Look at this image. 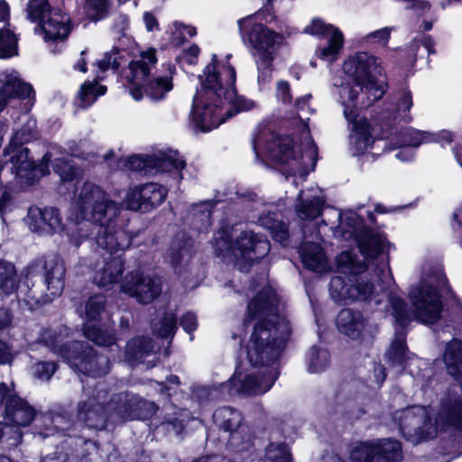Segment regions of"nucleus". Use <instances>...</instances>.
<instances>
[{"instance_id": "1", "label": "nucleus", "mask_w": 462, "mask_h": 462, "mask_svg": "<svg viewBox=\"0 0 462 462\" xmlns=\"http://www.w3.org/2000/svg\"><path fill=\"white\" fill-rule=\"evenodd\" d=\"M198 79L199 86L192 99L190 118L194 127L202 133L210 132L254 106L253 100L237 95L235 67L228 61L220 65L215 53Z\"/></svg>"}, {"instance_id": "2", "label": "nucleus", "mask_w": 462, "mask_h": 462, "mask_svg": "<svg viewBox=\"0 0 462 462\" xmlns=\"http://www.w3.org/2000/svg\"><path fill=\"white\" fill-rule=\"evenodd\" d=\"M278 315V299L273 291H258L247 304L245 321L260 318L250 336L246 355L254 367H268L277 363L287 346L291 330L262 316Z\"/></svg>"}, {"instance_id": "3", "label": "nucleus", "mask_w": 462, "mask_h": 462, "mask_svg": "<svg viewBox=\"0 0 462 462\" xmlns=\"http://www.w3.org/2000/svg\"><path fill=\"white\" fill-rule=\"evenodd\" d=\"M343 70L352 81L342 91L347 97L348 89L358 91L361 106L370 107L383 97L389 88L381 59L367 51L356 52L343 63Z\"/></svg>"}, {"instance_id": "4", "label": "nucleus", "mask_w": 462, "mask_h": 462, "mask_svg": "<svg viewBox=\"0 0 462 462\" xmlns=\"http://www.w3.org/2000/svg\"><path fill=\"white\" fill-rule=\"evenodd\" d=\"M120 205L108 196L88 212L89 220L98 227L97 245L112 254L128 249L134 237L126 228L129 219L120 217Z\"/></svg>"}, {"instance_id": "5", "label": "nucleus", "mask_w": 462, "mask_h": 462, "mask_svg": "<svg viewBox=\"0 0 462 462\" xmlns=\"http://www.w3.org/2000/svg\"><path fill=\"white\" fill-rule=\"evenodd\" d=\"M46 344L74 371L92 377H99L106 374L98 364L97 352L88 342L70 340L60 344L58 336L54 333L48 336Z\"/></svg>"}, {"instance_id": "6", "label": "nucleus", "mask_w": 462, "mask_h": 462, "mask_svg": "<svg viewBox=\"0 0 462 462\" xmlns=\"http://www.w3.org/2000/svg\"><path fill=\"white\" fill-rule=\"evenodd\" d=\"M126 77L128 92L135 101H141L144 94L153 100L163 99L173 88L172 78L169 76L151 78V68L144 60H131Z\"/></svg>"}, {"instance_id": "7", "label": "nucleus", "mask_w": 462, "mask_h": 462, "mask_svg": "<svg viewBox=\"0 0 462 462\" xmlns=\"http://www.w3.org/2000/svg\"><path fill=\"white\" fill-rule=\"evenodd\" d=\"M409 300L413 308L414 319L418 322L434 325L440 319L444 305L437 286L421 282L411 290Z\"/></svg>"}, {"instance_id": "8", "label": "nucleus", "mask_w": 462, "mask_h": 462, "mask_svg": "<svg viewBox=\"0 0 462 462\" xmlns=\"http://www.w3.org/2000/svg\"><path fill=\"white\" fill-rule=\"evenodd\" d=\"M402 457V444L393 438L360 441L349 454L351 462H400Z\"/></svg>"}, {"instance_id": "9", "label": "nucleus", "mask_w": 462, "mask_h": 462, "mask_svg": "<svg viewBox=\"0 0 462 462\" xmlns=\"http://www.w3.org/2000/svg\"><path fill=\"white\" fill-rule=\"evenodd\" d=\"M65 274L64 262L58 255L36 257L24 269L27 281L40 276L53 297L61 295L65 287Z\"/></svg>"}, {"instance_id": "10", "label": "nucleus", "mask_w": 462, "mask_h": 462, "mask_svg": "<svg viewBox=\"0 0 462 462\" xmlns=\"http://www.w3.org/2000/svg\"><path fill=\"white\" fill-rule=\"evenodd\" d=\"M329 285L334 300L345 305L356 301L368 302L375 291L374 282L362 275H353L347 280L341 276H335L331 279Z\"/></svg>"}, {"instance_id": "11", "label": "nucleus", "mask_w": 462, "mask_h": 462, "mask_svg": "<svg viewBox=\"0 0 462 462\" xmlns=\"http://www.w3.org/2000/svg\"><path fill=\"white\" fill-rule=\"evenodd\" d=\"M242 40L247 42L258 55L275 53V45L282 41L281 33L270 29L266 24L256 21V14H251L237 21Z\"/></svg>"}, {"instance_id": "12", "label": "nucleus", "mask_w": 462, "mask_h": 462, "mask_svg": "<svg viewBox=\"0 0 462 462\" xmlns=\"http://www.w3.org/2000/svg\"><path fill=\"white\" fill-rule=\"evenodd\" d=\"M1 162L12 164V171L19 178H24L32 180L36 171L44 175L49 172V158L46 162L37 164L34 161L29 159V149L23 143L15 141L13 137L9 143L5 147Z\"/></svg>"}, {"instance_id": "13", "label": "nucleus", "mask_w": 462, "mask_h": 462, "mask_svg": "<svg viewBox=\"0 0 462 462\" xmlns=\"http://www.w3.org/2000/svg\"><path fill=\"white\" fill-rule=\"evenodd\" d=\"M109 404L114 412L124 420H147L155 411L154 402L129 391L113 394Z\"/></svg>"}, {"instance_id": "14", "label": "nucleus", "mask_w": 462, "mask_h": 462, "mask_svg": "<svg viewBox=\"0 0 462 462\" xmlns=\"http://www.w3.org/2000/svg\"><path fill=\"white\" fill-rule=\"evenodd\" d=\"M212 420L220 430L229 432L227 445L230 448L237 453L248 449L249 440L242 439L241 433L237 430L244 420L238 409L230 406L218 407L214 411Z\"/></svg>"}, {"instance_id": "15", "label": "nucleus", "mask_w": 462, "mask_h": 462, "mask_svg": "<svg viewBox=\"0 0 462 462\" xmlns=\"http://www.w3.org/2000/svg\"><path fill=\"white\" fill-rule=\"evenodd\" d=\"M236 250L244 263L253 267L268 255L271 244L266 236L245 230L236 238Z\"/></svg>"}, {"instance_id": "16", "label": "nucleus", "mask_w": 462, "mask_h": 462, "mask_svg": "<svg viewBox=\"0 0 462 462\" xmlns=\"http://www.w3.org/2000/svg\"><path fill=\"white\" fill-rule=\"evenodd\" d=\"M122 291L141 304H149L162 293V284L139 271L131 272L122 284Z\"/></svg>"}, {"instance_id": "17", "label": "nucleus", "mask_w": 462, "mask_h": 462, "mask_svg": "<svg viewBox=\"0 0 462 462\" xmlns=\"http://www.w3.org/2000/svg\"><path fill=\"white\" fill-rule=\"evenodd\" d=\"M167 189L155 182L136 186L126 196L127 208L131 210L150 212L166 199Z\"/></svg>"}, {"instance_id": "18", "label": "nucleus", "mask_w": 462, "mask_h": 462, "mask_svg": "<svg viewBox=\"0 0 462 462\" xmlns=\"http://www.w3.org/2000/svg\"><path fill=\"white\" fill-rule=\"evenodd\" d=\"M355 241L359 253L367 261H374L383 254L389 258V250L395 248L385 233L375 231L373 227L365 229Z\"/></svg>"}, {"instance_id": "19", "label": "nucleus", "mask_w": 462, "mask_h": 462, "mask_svg": "<svg viewBox=\"0 0 462 462\" xmlns=\"http://www.w3.org/2000/svg\"><path fill=\"white\" fill-rule=\"evenodd\" d=\"M41 420L43 423L42 431L45 437L61 433L62 436L71 437L74 417L64 406L56 405L50 408L42 414Z\"/></svg>"}, {"instance_id": "20", "label": "nucleus", "mask_w": 462, "mask_h": 462, "mask_svg": "<svg viewBox=\"0 0 462 462\" xmlns=\"http://www.w3.org/2000/svg\"><path fill=\"white\" fill-rule=\"evenodd\" d=\"M36 410L17 392L9 399L4 410V419L11 427H26L35 419Z\"/></svg>"}, {"instance_id": "21", "label": "nucleus", "mask_w": 462, "mask_h": 462, "mask_svg": "<svg viewBox=\"0 0 462 462\" xmlns=\"http://www.w3.org/2000/svg\"><path fill=\"white\" fill-rule=\"evenodd\" d=\"M366 323L362 311L350 308L342 309L336 318L338 331L352 340L362 337Z\"/></svg>"}, {"instance_id": "22", "label": "nucleus", "mask_w": 462, "mask_h": 462, "mask_svg": "<svg viewBox=\"0 0 462 462\" xmlns=\"http://www.w3.org/2000/svg\"><path fill=\"white\" fill-rule=\"evenodd\" d=\"M77 419L88 429L103 430L107 427L108 415L104 405L94 401L78 403Z\"/></svg>"}, {"instance_id": "23", "label": "nucleus", "mask_w": 462, "mask_h": 462, "mask_svg": "<svg viewBox=\"0 0 462 462\" xmlns=\"http://www.w3.org/2000/svg\"><path fill=\"white\" fill-rule=\"evenodd\" d=\"M37 214L29 211L31 219L30 226L36 232L53 235L62 226V218L60 209L55 207H46L44 208H36Z\"/></svg>"}, {"instance_id": "24", "label": "nucleus", "mask_w": 462, "mask_h": 462, "mask_svg": "<svg viewBox=\"0 0 462 462\" xmlns=\"http://www.w3.org/2000/svg\"><path fill=\"white\" fill-rule=\"evenodd\" d=\"M342 105L344 106L345 118L353 125L355 134L372 132V125L365 117L359 120L357 119L359 111L368 108L361 106V100H358V91L354 88H349L347 99L344 100Z\"/></svg>"}, {"instance_id": "25", "label": "nucleus", "mask_w": 462, "mask_h": 462, "mask_svg": "<svg viewBox=\"0 0 462 462\" xmlns=\"http://www.w3.org/2000/svg\"><path fill=\"white\" fill-rule=\"evenodd\" d=\"M258 223L270 233L274 242L279 243L283 246L289 244V226L288 224L283 221L282 213L277 211H268L259 217Z\"/></svg>"}, {"instance_id": "26", "label": "nucleus", "mask_w": 462, "mask_h": 462, "mask_svg": "<svg viewBox=\"0 0 462 462\" xmlns=\"http://www.w3.org/2000/svg\"><path fill=\"white\" fill-rule=\"evenodd\" d=\"M447 373L462 390V340L452 338L447 343L443 354Z\"/></svg>"}, {"instance_id": "27", "label": "nucleus", "mask_w": 462, "mask_h": 462, "mask_svg": "<svg viewBox=\"0 0 462 462\" xmlns=\"http://www.w3.org/2000/svg\"><path fill=\"white\" fill-rule=\"evenodd\" d=\"M269 143L270 157L280 164H286L296 159L295 139L291 134H280L273 132Z\"/></svg>"}, {"instance_id": "28", "label": "nucleus", "mask_w": 462, "mask_h": 462, "mask_svg": "<svg viewBox=\"0 0 462 462\" xmlns=\"http://www.w3.org/2000/svg\"><path fill=\"white\" fill-rule=\"evenodd\" d=\"M116 254H110L109 259L105 262L102 269L96 273L95 280L99 287L109 288L121 280L125 261L121 254L116 255Z\"/></svg>"}, {"instance_id": "29", "label": "nucleus", "mask_w": 462, "mask_h": 462, "mask_svg": "<svg viewBox=\"0 0 462 462\" xmlns=\"http://www.w3.org/2000/svg\"><path fill=\"white\" fill-rule=\"evenodd\" d=\"M300 256L305 269L314 273H321L325 270L327 256L323 247L319 243H304L300 247Z\"/></svg>"}, {"instance_id": "30", "label": "nucleus", "mask_w": 462, "mask_h": 462, "mask_svg": "<svg viewBox=\"0 0 462 462\" xmlns=\"http://www.w3.org/2000/svg\"><path fill=\"white\" fill-rule=\"evenodd\" d=\"M107 193L98 185L84 182L77 200L79 215L86 218L88 212L107 197Z\"/></svg>"}, {"instance_id": "31", "label": "nucleus", "mask_w": 462, "mask_h": 462, "mask_svg": "<svg viewBox=\"0 0 462 462\" xmlns=\"http://www.w3.org/2000/svg\"><path fill=\"white\" fill-rule=\"evenodd\" d=\"M429 414L422 405L409 406L402 411L399 419V429L407 440L425 419L429 420Z\"/></svg>"}, {"instance_id": "32", "label": "nucleus", "mask_w": 462, "mask_h": 462, "mask_svg": "<svg viewBox=\"0 0 462 462\" xmlns=\"http://www.w3.org/2000/svg\"><path fill=\"white\" fill-rule=\"evenodd\" d=\"M20 282L14 263L0 259V295L10 296L16 293Z\"/></svg>"}, {"instance_id": "33", "label": "nucleus", "mask_w": 462, "mask_h": 462, "mask_svg": "<svg viewBox=\"0 0 462 462\" xmlns=\"http://www.w3.org/2000/svg\"><path fill=\"white\" fill-rule=\"evenodd\" d=\"M423 46L428 55L435 54V42L431 35H424L420 41L413 40L409 48L403 51H400V60L406 67H413L417 61V53L420 46Z\"/></svg>"}, {"instance_id": "34", "label": "nucleus", "mask_w": 462, "mask_h": 462, "mask_svg": "<svg viewBox=\"0 0 462 462\" xmlns=\"http://www.w3.org/2000/svg\"><path fill=\"white\" fill-rule=\"evenodd\" d=\"M153 163L152 166V171L155 172H171L173 170L181 171L185 169L187 163L186 161L179 157L178 151H170L169 153H162L161 156L152 154Z\"/></svg>"}, {"instance_id": "35", "label": "nucleus", "mask_w": 462, "mask_h": 462, "mask_svg": "<svg viewBox=\"0 0 462 462\" xmlns=\"http://www.w3.org/2000/svg\"><path fill=\"white\" fill-rule=\"evenodd\" d=\"M344 46V35L340 30H336L328 36L326 46H318L315 51L316 56L324 61L334 62L337 60L340 51Z\"/></svg>"}, {"instance_id": "36", "label": "nucleus", "mask_w": 462, "mask_h": 462, "mask_svg": "<svg viewBox=\"0 0 462 462\" xmlns=\"http://www.w3.org/2000/svg\"><path fill=\"white\" fill-rule=\"evenodd\" d=\"M439 418L443 424L462 431V398L443 403Z\"/></svg>"}, {"instance_id": "37", "label": "nucleus", "mask_w": 462, "mask_h": 462, "mask_svg": "<svg viewBox=\"0 0 462 462\" xmlns=\"http://www.w3.org/2000/svg\"><path fill=\"white\" fill-rule=\"evenodd\" d=\"M152 340L146 336H139L126 343L125 356L129 361H140L152 352Z\"/></svg>"}, {"instance_id": "38", "label": "nucleus", "mask_w": 462, "mask_h": 462, "mask_svg": "<svg viewBox=\"0 0 462 462\" xmlns=\"http://www.w3.org/2000/svg\"><path fill=\"white\" fill-rule=\"evenodd\" d=\"M391 305L393 317L394 318V334L402 332L407 335V328L411 322V317L406 301L400 297H395L391 299Z\"/></svg>"}, {"instance_id": "39", "label": "nucleus", "mask_w": 462, "mask_h": 462, "mask_svg": "<svg viewBox=\"0 0 462 462\" xmlns=\"http://www.w3.org/2000/svg\"><path fill=\"white\" fill-rule=\"evenodd\" d=\"M330 363V353L323 347L313 345L306 355L308 372L317 374L325 371Z\"/></svg>"}, {"instance_id": "40", "label": "nucleus", "mask_w": 462, "mask_h": 462, "mask_svg": "<svg viewBox=\"0 0 462 462\" xmlns=\"http://www.w3.org/2000/svg\"><path fill=\"white\" fill-rule=\"evenodd\" d=\"M84 337L98 346H112L116 343V337L113 332L104 329L95 324L86 323L83 327Z\"/></svg>"}, {"instance_id": "41", "label": "nucleus", "mask_w": 462, "mask_h": 462, "mask_svg": "<svg viewBox=\"0 0 462 462\" xmlns=\"http://www.w3.org/2000/svg\"><path fill=\"white\" fill-rule=\"evenodd\" d=\"M407 335L399 332L394 334V339L387 352L388 361L392 365L404 366L408 362Z\"/></svg>"}, {"instance_id": "42", "label": "nucleus", "mask_w": 462, "mask_h": 462, "mask_svg": "<svg viewBox=\"0 0 462 462\" xmlns=\"http://www.w3.org/2000/svg\"><path fill=\"white\" fill-rule=\"evenodd\" d=\"M325 203L322 197L314 196L310 199H302L297 205L296 211L301 219L314 220L322 214Z\"/></svg>"}, {"instance_id": "43", "label": "nucleus", "mask_w": 462, "mask_h": 462, "mask_svg": "<svg viewBox=\"0 0 462 462\" xmlns=\"http://www.w3.org/2000/svg\"><path fill=\"white\" fill-rule=\"evenodd\" d=\"M19 38L6 25L0 29V59L8 60L18 56Z\"/></svg>"}, {"instance_id": "44", "label": "nucleus", "mask_w": 462, "mask_h": 462, "mask_svg": "<svg viewBox=\"0 0 462 462\" xmlns=\"http://www.w3.org/2000/svg\"><path fill=\"white\" fill-rule=\"evenodd\" d=\"M54 173L60 176V181L71 182L81 178L82 171L72 161L56 158L52 163Z\"/></svg>"}, {"instance_id": "45", "label": "nucleus", "mask_w": 462, "mask_h": 462, "mask_svg": "<svg viewBox=\"0 0 462 462\" xmlns=\"http://www.w3.org/2000/svg\"><path fill=\"white\" fill-rule=\"evenodd\" d=\"M274 60L275 53H263L258 55V59L255 62L258 73L257 83L260 88H263L271 83L274 70Z\"/></svg>"}, {"instance_id": "46", "label": "nucleus", "mask_w": 462, "mask_h": 462, "mask_svg": "<svg viewBox=\"0 0 462 462\" xmlns=\"http://www.w3.org/2000/svg\"><path fill=\"white\" fill-rule=\"evenodd\" d=\"M426 131H420L414 128H407L399 131L394 135V143L399 148L403 147H419L422 143H426Z\"/></svg>"}, {"instance_id": "47", "label": "nucleus", "mask_w": 462, "mask_h": 462, "mask_svg": "<svg viewBox=\"0 0 462 462\" xmlns=\"http://www.w3.org/2000/svg\"><path fill=\"white\" fill-rule=\"evenodd\" d=\"M107 303L106 296L103 293H96L90 296L85 303L86 321H99L106 310Z\"/></svg>"}, {"instance_id": "48", "label": "nucleus", "mask_w": 462, "mask_h": 462, "mask_svg": "<svg viewBox=\"0 0 462 462\" xmlns=\"http://www.w3.org/2000/svg\"><path fill=\"white\" fill-rule=\"evenodd\" d=\"M266 462H292V455L286 442H270L264 449Z\"/></svg>"}, {"instance_id": "49", "label": "nucleus", "mask_w": 462, "mask_h": 462, "mask_svg": "<svg viewBox=\"0 0 462 462\" xmlns=\"http://www.w3.org/2000/svg\"><path fill=\"white\" fill-rule=\"evenodd\" d=\"M437 436V426L432 417L429 414V420L425 419L421 424L415 429L409 438L410 442L419 444L434 439Z\"/></svg>"}, {"instance_id": "50", "label": "nucleus", "mask_w": 462, "mask_h": 462, "mask_svg": "<svg viewBox=\"0 0 462 462\" xmlns=\"http://www.w3.org/2000/svg\"><path fill=\"white\" fill-rule=\"evenodd\" d=\"M109 0H85V12L91 22H98L105 19L110 11Z\"/></svg>"}, {"instance_id": "51", "label": "nucleus", "mask_w": 462, "mask_h": 462, "mask_svg": "<svg viewBox=\"0 0 462 462\" xmlns=\"http://www.w3.org/2000/svg\"><path fill=\"white\" fill-rule=\"evenodd\" d=\"M27 18L32 23H44L46 14L51 12L49 0H29L26 7Z\"/></svg>"}, {"instance_id": "52", "label": "nucleus", "mask_w": 462, "mask_h": 462, "mask_svg": "<svg viewBox=\"0 0 462 462\" xmlns=\"http://www.w3.org/2000/svg\"><path fill=\"white\" fill-rule=\"evenodd\" d=\"M215 253L217 256H222L228 253H235L236 239L232 237L231 232L226 228H220L215 236Z\"/></svg>"}, {"instance_id": "53", "label": "nucleus", "mask_w": 462, "mask_h": 462, "mask_svg": "<svg viewBox=\"0 0 462 462\" xmlns=\"http://www.w3.org/2000/svg\"><path fill=\"white\" fill-rule=\"evenodd\" d=\"M343 224L346 226V232H348L354 240L358 238L365 229L371 226L365 224V221L362 216L355 211H349L344 220Z\"/></svg>"}, {"instance_id": "54", "label": "nucleus", "mask_w": 462, "mask_h": 462, "mask_svg": "<svg viewBox=\"0 0 462 462\" xmlns=\"http://www.w3.org/2000/svg\"><path fill=\"white\" fill-rule=\"evenodd\" d=\"M153 163L152 154H132L125 161V167L129 171L137 172H152V166Z\"/></svg>"}, {"instance_id": "55", "label": "nucleus", "mask_w": 462, "mask_h": 462, "mask_svg": "<svg viewBox=\"0 0 462 462\" xmlns=\"http://www.w3.org/2000/svg\"><path fill=\"white\" fill-rule=\"evenodd\" d=\"M49 14L50 17L45 23L48 24L49 27L52 28L54 32H51V30H46L42 26L43 32L45 33V38L51 41L61 39V34L60 32V29L66 30V33L69 32L66 22L63 20V16L59 12H55L52 14L51 11Z\"/></svg>"}, {"instance_id": "56", "label": "nucleus", "mask_w": 462, "mask_h": 462, "mask_svg": "<svg viewBox=\"0 0 462 462\" xmlns=\"http://www.w3.org/2000/svg\"><path fill=\"white\" fill-rule=\"evenodd\" d=\"M336 30L339 29L333 24L326 23L320 18H314L312 19L311 23L305 27L304 32L310 35L326 38L332 35Z\"/></svg>"}, {"instance_id": "57", "label": "nucleus", "mask_w": 462, "mask_h": 462, "mask_svg": "<svg viewBox=\"0 0 462 462\" xmlns=\"http://www.w3.org/2000/svg\"><path fill=\"white\" fill-rule=\"evenodd\" d=\"M161 426L167 432H173L175 435H180L186 426L185 420L181 418L179 411L167 413L161 423Z\"/></svg>"}, {"instance_id": "58", "label": "nucleus", "mask_w": 462, "mask_h": 462, "mask_svg": "<svg viewBox=\"0 0 462 462\" xmlns=\"http://www.w3.org/2000/svg\"><path fill=\"white\" fill-rule=\"evenodd\" d=\"M119 53L120 49L116 46H114L111 51L105 52L103 58L96 62L98 70L106 72L109 69H112L114 71H117L121 68V63L119 61L121 57L115 56L113 58V55H117Z\"/></svg>"}, {"instance_id": "59", "label": "nucleus", "mask_w": 462, "mask_h": 462, "mask_svg": "<svg viewBox=\"0 0 462 462\" xmlns=\"http://www.w3.org/2000/svg\"><path fill=\"white\" fill-rule=\"evenodd\" d=\"M58 368V363L55 361H38L34 365V375L40 380L49 381Z\"/></svg>"}, {"instance_id": "60", "label": "nucleus", "mask_w": 462, "mask_h": 462, "mask_svg": "<svg viewBox=\"0 0 462 462\" xmlns=\"http://www.w3.org/2000/svg\"><path fill=\"white\" fill-rule=\"evenodd\" d=\"M160 336L162 338L173 337L178 329L177 317L174 313L166 312L160 321Z\"/></svg>"}, {"instance_id": "61", "label": "nucleus", "mask_w": 462, "mask_h": 462, "mask_svg": "<svg viewBox=\"0 0 462 462\" xmlns=\"http://www.w3.org/2000/svg\"><path fill=\"white\" fill-rule=\"evenodd\" d=\"M453 134L448 130H441L438 133H430L426 132V143H437L441 146H445L446 144H450L453 142Z\"/></svg>"}, {"instance_id": "62", "label": "nucleus", "mask_w": 462, "mask_h": 462, "mask_svg": "<svg viewBox=\"0 0 462 462\" xmlns=\"http://www.w3.org/2000/svg\"><path fill=\"white\" fill-rule=\"evenodd\" d=\"M374 143L371 133L355 134L354 147L356 154H364L369 147Z\"/></svg>"}, {"instance_id": "63", "label": "nucleus", "mask_w": 462, "mask_h": 462, "mask_svg": "<svg viewBox=\"0 0 462 462\" xmlns=\"http://www.w3.org/2000/svg\"><path fill=\"white\" fill-rule=\"evenodd\" d=\"M180 325L186 333L192 334L199 326L196 314L192 311L185 312L180 318Z\"/></svg>"}, {"instance_id": "64", "label": "nucleus", "mask_w": 462, "mask_h": 462, "mask_svg": "<svg viewBox=\"0 0 462 462\" xmlns=\"http://www.w3.org/2000/svg\"><path fill=\"white\" fill-rule=\"evenodd\" d=\"M200 53V48L197 43H192L189 48L184 49L181 51L180 57L176 59H182L189 65H196L199 60V55Z\"/></svg>"}]
</instances>
